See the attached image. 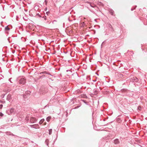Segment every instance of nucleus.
I'll return each mask as SVG.
<instances>
[{
    "label": "nucleus",
    "mask_w": 147,
    "mask_h": 147,
    "mask_svg": "<svg viewBox=\"0 0 147 147\" xmlns=\"http://www.w3.org/2000/svg\"><path fill=\"white\" fill-rule=\"evenodd\" d=\"M51 116H49V117H47V119H46L47 121L48 122L49 121L50 119H51Z\"/></svg>",
    "instance_id": "obj_4"
},
{
    "label": "nucleus",
    "mask_w": 147,
    "mask_h": 147,
    "mask_svg": "<svg viewBox=\"0 0 147 147\" xmlns=\"http://www.w3.org/2000/svg\"><path fill=\"white\" fill-rule=\"evenodd\" d=\"M47 8H46L45 9V11H47Z\"/></svg>",
    "instance_id": "obj_15"
},
{
    "label": "nucleus",
    "mask_w": 147,
    "mask_h": 147,
    "mask_svg": "<svg viewBox=\"0 0 147 147\" xmlns=\"http://www.w3.org/2000/svg\"><path fill=\"white\" fill-rule=\"evenodd\" d=\"M26 80L24 78H22L19 81V83L22 84H24L26 83Z\"/></svg>",
    "instance_id": "obj_1"
},
{
    "label": "nucleus",
    "mask_w": 147,
    "mask_h": 147,
    "mask_svg": "<svg viewBox=\"0 0 147 147\" xmlns=\"http://www.w3.org/2000/svg\"><path fill=\"white\" fill-rule=\"evenodd\" d=\"M33 127L35 128H36V126H34V125H33ZM35 126H36L35 125Z\"/></svg>",
    "instance_id": "obj_14"
},
{
    "label": "nucleus",
    "mask_w": 147,
    "mask_h": 147,
    "mask_svg": "<svg viewBox=\"0 0 147 147\" xmlns=\"http://www.w3.org/2000/svg\"><path fill=\"white\" fill-rule=\"evenodd\" d=\"M119 75H120V77H121L122 76V75L121 74H120Z\"/></svg>",
    "instance_id": "obj_16"
},
{
    "label": "nucleus",
    "mask_w": 147,
    "mask_h": 147,
    "mask_svg": "<svg viewBox=\"0 0 147 147\" xmlns=\"http://www.w3.org/2000/svg\"><path fill=\"white\" fill-rule=\"evenodd\" d=\"M131 80L133 82L135 81L136 82L138 81V79L136 77L133 78L131 79Z\"/></svg>",
    "instance_id": "obj_3"
},
{
    "label": "nucleus",
    "mask_w": 147,
    "mask_h": 147,
    "mask_svg": "<svg viewBox=\"0 0 147 147\" xmlns=\"http://www.w3.org/2000/svg\"><path fill=\"white\" fill-rule=\"evenodd\" d=\"M52 132V129H51L49 130V135L51 134Z\"/></svg>",
    "instance_id": "obj_7"
},
{
    "label": "nucleus",
    "mask_w": 147,
    "mask_h": 147,
    "mask_svg": "<svg viewBox=\"0 0 147 147\" xmlns=\"http://www.w3.org/2000/svg\"><path fill=\"white\" fill-rule=\"evenodd\" d=\"M141 107H138V109L140 110V109H141Z\"/></svg>",
    "instance_id": "obj_12"
},
{
    "label": "nucleus",
    "mask_w": 147,
    "mask_h": 147,
    "mask_svg": "<svg viewBox=\"0 0 147 147\" xmlns=\"http://www.w3.org/2000/svg\"><path fill=\"white\" fill-rule=\"evenodd\" d=\"M45 120L44 119H41L39 122V123L40 124H41Z\"/></svg>",
    "instance_id": "obj_6"
},
{
    "label": "nucleus",
    "mask_w": 147,
    "mask_h": 147,
    "mask_svg": "<svg viewBox=\"0 0 147 147\" xmlns=\"http://www.w3.org/2000/svg\"><path fill=\"white\" fill-rule=\"evenodd\" d=\"M36 120L35 118L31 117L30 118V121L31 123H34L36 121Z\"/></svg>",
    "instance_id": "obj_2"
},
{
    "label": "nucleus",
    "mask_w": 147,
    "mask_h": 147,
    "mask_svg": "<svg viewBox=\"0 0 147 147\" xmlns=\"http://www.w3.org/2000/svg\"><path fill=\"white\" fill-rule=\"evenodd\" d=\"M114 143L115 144H117L119 143V141L117 139H115L114 140Z\"/></svg>",
    "instance_id": "obj_5"
},
{
    "label": "nucleus",
    "mask_w": 147,
    "mask_h": 147,
    "mask_svg": "<svg viewBox=\"0 0 147 147\" xmlns=\"http://www.w3.org/2000/svg\"><path fill=\"white\" fill-rule=\"evenodd\" d=\"M46 123H44V125H46Z\"/></svg>",
    "instance_id": "obj_17"
},
{
    "label": "nucleus",
    "mask_w": 147,
    "mask_h": 147,
    "mask_svg": "<svg viewBox=\"0 0 147 147\" xmlns=\"http://www.w3.org/2000/svg\"><path fill=\"white\" fill-rule=\"evenodd\" d=\"M36 128H38V125H36Z\"/></svg>",
    "instance_id": "obj_13"
},
{
    "label": "nucleus",
    "mask_w": 147,
    "mask_h": 147,
    "mask_svg": "<svg viewBox=\"0 0 147 147\" xmlns=\"http://www.w3.org/2000/svg\"><path fill=\"white\" fill-rule=\"evenodd\" d=\"M3 107V105H0V109H1Z\"/></svg>",
    "instance_id": "obj_10"
},
{
    "label": "nucleus",
    "mask_w": 147,
    "mask_h": 147,
    "mask_svg": "<svg viewBox=\"0 0 147 147\" xmlns=\"http://www.w3.org/2000/svg\"><path fill=\"white\" fill-rule=\"evenodd\" d=\"M5 29L6 30H9L10 29L9 28L8 26L6 27L5 28Z\"/></svg>",
    "instance_id": "obj_8"
},
{
    "label": "nucleus",
    "mask_w": 147,
    "mask_h": 147,
    "mask_svg": "<svg viewBox=\"0 0 147 147\" xmlns=\"http://www.w3.org/2000/svg\"><path fill=\"white\" fill-rule=\"evenodd\" d=\"M46 13H47V15H49V14H50V12H46Z\"/></svg>",
    "instance_id": "obj_11"
},
{
    "label": "nucleus",
    "mask_w": 147,
    "mask_h": 147,
    "mask_svg": "<svg viewBox=\"0 0 147 147\" xmlns=\"http://www.w3.org/2000/svg\"><path fill=\"white\" fill-rule=\"evenodd\" d=\"M111 14H112V15H113V12H111Z\"/></svg>",
    "instance_id": "obj_18"
},
{
    "label": "nucleus",
    "mask_w": 147,
    "mask_h": 147,
    "mask_svg": "<svg viewBox=\"0 0 147 147\" xmlns=\"http://www.w3.org/2000/svg\"><path fill=\"white\" fill-rule=\"evenodd\" d=\"M3 115L2 113H0V116L2 117L3 116Z\"/></svg>",
    "instance_id": "obj_9"
}]
</instances>
